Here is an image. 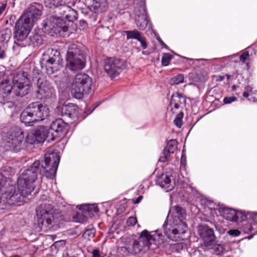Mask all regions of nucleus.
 <instances>
[{"label":"nucleus","instance_id":"1","mask_svg":"<svg viewBox=\"0 0 257 257\" xmlns=\"http://www.w3.org/2000/svg\"><path fill=\"white\" fill-rule=\"evenodd\" d=\"M59 161L60 157L56 153H47L41 162L35 161L18 177L17 192L14 182L0 173V191L10 204L24 202L25 198L31 194L36 187L38 173H42L47 178L53 179L56 174Z\"/></svg>","mask_w":257,"mask_h":257},{"label":"nucleus","instance_id":"2","mask_svg":"<svg viewBox=\"0 0 257 257\" xmlns=\"http://www.w3.org/2000/svg\"><path fill=\"white\" fill-rule=\"evenodd\" d=\"M30 73L24 70L16 72L12 80L6 77L0 81V103L5 104L22 97L31 91Z\"/></svg>","mask_w":257,"mask_h":257},{"label":"nucleus","instance_id":"3","mask_svg":"<svg viewBox=\"0 0 257 257\" xmlns=\"http://www.w3.org/2000/svg\"><path fill=\"white\" fill-rule=\"evenodd\" d=\"M186 216L185 211L182 207L175 206L171 208L166 220L162 225L165 241L168 238L173 241L184 239L187 225L184 222Z\"/></svg>","mask_w":257,"mask_h":257},{"label":"nucleus","instance_id":"4","mask_svg":"<svg viewBox=\"0 0 257 257\" xmlns=\"http://www.w3.org/2000/svg\"><path fill=\"white\" fill-rule=\"evenodd\" d=\"M176 173L172 170H170L165 173L157 177L156 184L166 192L172 190L177 185V188L180 189L179 193L182 195L188 202L192 203L199 197V194L184 181L179 182L176 181Z\"/></svg>","mask_w":257,"mask_h":257},{"label":"nucleus","instance_id":"5","mask_svg":"<svg viewBox=\"0 0 257 257\" xmlns=\"http://www.w3.org/2000/svg\"><path fill=\"white\" fill-rule=\"evenodd\" d=\"M55 12L60 16H50L43 22V29L45 32L50 33L52 31L56 33L65 32L67 30V27L64 18L69 22H73L77 18V12L65 4L57 8Z\"/></svg>","mask_w":257,"mask_h":257},{"label":"nucleus","instance_id":"6","mask_svg":"<svg viewBox=\"0 0 257 257\" xmlns=\"http://www.w3.org/2000/svg\"><path fill=\"white\" fill-rule=\"evenodd\" d=\"M49 115L46 105L39 102L30 103L21 113V121L27 126H32L35 122L42 121Z\"/></svg>","mask_w":257,"mask_h":257},{"label":"nucleus","instance_id":"7","mask_svg":"<svg viewBox=\"0 0 257 257\" xmlns=\"http://www.w3.org/2000/svg\"><path fill=\"white\" fill-rule=\"evenodd\" d=\"M83 46L79 43L70 44L66 56V67L72 71L82 70L86 61L83 55Z\"/></svg>","mask_w":257,"mask_h":257},{"label":"nucleus","instance_id":"8","mask_svg":"<svg viewBox=\"0 0 257 257\" xmlns=\"http://www.w3.org/2000/svg\"><path fill=\"white\" fill-rule=\"evenodd\" d=\"M200 201V204L204 208L206 215H209L214 218L219 214L226 220L233 221L235 215V210L226 207L223 205H220L206 197H202Z\"/></svg>","mask_w":257,"mask_h":257},{"label":"nucleus","instance_id":"9","mask_svg":"<svg viewBox=\"0 0 257 257\" xmlns=\"http://www.w3.org/2000/svg\"><path fill=\"white\" fill-rule=\"evenodd\" d=\"M63 59L57 49L49 48L43 54L40 63L48 75H52L62 67Z\"/></svg>","mask_w":257,"mask_h":257},{"label":"nucleus","instance_id":"10","mask_svg":"<svg viewBox=\"0 0 257 257\" xmlns=\"http://www.w3.org/2000/svg\"><path fill=\"white\" fill-rule=\"evenodd\" d=\"M92 86V79L90 76L85 73L77 74L72 81L71 93L73 97L81 99L90 92Z\"/></svg>","mask_w":257,"mask_h":257},{"label":"nucleus","instance_id":"11","mask_svg":"<svg viewBox=\"0 0 257 257\" xmlns=\"http://www.w3.org/2000/svg\"><path fill=\"white\" fill-rule=\"evenodd\" d=\"M53 206L43 203L36 209L38 225L41 230L46 231L52 227L54 219Z\"/></svg>","mask_w":257,"mask_h":257},{"label":"nucleus","instance_id":"12","mask_svg":"<svg viewBox=\"0 0 257 257\" xmlns=\"http://www.w3.org/2000/svg\"><path fill=\"white\" fill-rule=\"evenodd\" d=\"M137 240L143 249L145 247L149 248L153 243L156 245L161 244L165 241V238L161 230L157 229L150 232L144 230L141 232Z\"/></svg>","mask_w":257,"mask_h":257},{"label":"nucleus","instance_id":"13","mask_svg":"<svg viewBox=\"0 0 257 257\" xmlns=\"http://www.w3.org/2000/svg\"><path fill=\"white\" fill-rule=\"evenodd\" d=\"M6 137V145L12 151L18 152L25 147V136L19 129L8 132Z\"/></svg>","mask_w":257,"mask_h":257},{"label":"nucleus","instance_id":"14","mask_svg":"<svg viewBox=\"0 0 257 257\" xmlns=\"http://www.w3.org/2000/svg\"><path fill=\"white\" fill-rule=\"evenodd\" d=\"M36 96L37 99L47 101L55 97V91L54 87L44 79L39 78L37 83Z\"/></svg>","mask_w":257,"mask_h":257},{"label":"nucleus","instance_id":"15","mask_svg":"<svg viewBox=\"0 0 257 257\" xmlns=\"http://www.w3.org/2000/svg\"><path fill=\"white\" fill-rule=\"evenodd\" d=\"M41 7L38 4L30 6L18 20L30 26L33 27L34 23L40 19L42 12Z\"/></svg>","mask_w":257,"mask_h":257},{"label":"nucleus","instance_id":"16","mask_svg":"<svg viewBox=\"0 0 257 257\" xmlns=\"http://www.w3.org/2000/svg\"><path fill=\"white\" fill-rule=\"evenodd\" d=\"M32 27L25 24L22 22L21 20H18L15 26V35L14 36L15 45L24 47L26 45V43H24L25 40L27 41V38L31 31Z\"/></svg>","mask_w":257,"mask_h":257},{"label":"nucleus","instance_id":"17","mask_svg":"<svg viewBox=\"0 0 257 257\" xmlns=\"http://www.w3.org/2000/svg\"><path fill=\"white\" fill-rule=\"evenodd\" d=\"M198 233L203 241V248L210 249L216 240L214 230L207 225H200L198 227Z\"/></svg>","mask_w":257,"mask_h":257},{"label":"nucleus","instance_id":"18","mask_svg":"<svg viewBox=\"0 0 257 257\" xmlns=\"http://www.w3.org/2000/svg\"><path fill=\"white\" fill-rule=\"evenodd\" d=\"M124 61L116 58H109L105 61L104 68L110 77L117 76L126 67Z\"/></svg>","mask_w":257,"mask_h":257},{"label":"nucleus","instance_id":"19","mask_svg":"<svg viewBox=\"0 0 257 257\" xmlns=\"http://www.w3.org/2000/svg\"><path fill=\"white\" fill-rule=\"evenodd\" d=\"M122 241L124 245L121 247L120 250L125 255L136 254L142 250V246L133 237H124L122 238Z\"/></svg>","mask_w":257,"mask_h":257},{"label":"nucleus","instance_id":"20","mask_svg":"<svg viewBox=\"0 0 257 257\" xmlns=\"http://www.w3.org/2000/svg\"><path fill=\"white\" fill-rule=\"evenodd\" d=\"M134 14L135 16V22L137 27L140 30H144L149 24L145 6L142 3L139 8H135Z\"/></svg>","mask_w":257,"mask_h":257},{"label":"nucleus","instance_id":"21","mask_svg":"<svg viewBox=\"0 0 257 257\" xmlns=\"http://www.w3.org/2000/svg\"><path fill=\"white\" fill-rule=\"evenodd\" d=\"M66 126L67 124L61 118L54 120L49 128L46 129L48 141H54L56 138L59 137Z\"/></svg>","mask_w":257,"mask_h":257},{"label":"nucleus","instance_id":"22","mask_svg":"<svg viewBox=\"0 0 257 257\" xmlns=\"http://www.w3.org/2000/svg\"><path fill=\"white\" fill-rule=\"evenodd\" d=\"M46 139H47L46 128L43 126H40L28 133L25 141L30 144H33L42 143Z\"/></svg>","mask_w":257,"mask_h":257},{"label":"nucleus","instance_id":"23","mask_svg":"<svg viewBox=\"0 0 257 257\" xmlns=\"http://www.w3.org/2000/svg\"><path fill=\"white\" fill-rule=\"evenodd\" d=\"M58 114L66 117L74 118L78 115L77 106L73 103L59 104L56 108Z\"/></svg>","mask_w":257,"mask_h":257},{"label":"nucleus","instance_id":"24","mask_svg":"<svg viewBox=\"0 0 257 257\" xmlns=\"http://www.w3.org/2000/svg\"><path fill=\"white\" fill-rule=\"evenodd\" d=\"M186 103V100L185 97L181 94L176 92L172 94L171 95L169 106L173 113H174L176 110L179 109H182L185 107Z\"/></svg>","mask_w":257,"mask_h":257},{"label":"nucleus","instance_id":"25","mask_svg":"<svg viewBox=\"0 0 257 257\" xmlns=\"http://www.w3.org/2000/svg\"><path fill=\"white\" fill-rule=\"evenodd\" d=\"M177 142L175 140L169 141L159 158V161L163 163L168 161L171 155H173L177 150Z\"/></svg>","mask_w":257,"mask_h":257},{"label":"nucleus","instance_id":"26","mask_svg":"<svg viewBox=\"0 0 257 257\" xmlns=\"http://www.w3.org/2000/svg\"><path fill=\"white\" fill-rule=\"evenodd\" d=\"M77 208L81 210L84 215L82 222L85 221L87 217H92L99 211L96 204H83L77 205Z\"/></svg>","mask_w":257,"mask_h":257},{"label":"nucleus","instance_id":"27","mask_svg":"<svg viewBox=\"0 0 257 257\" xmlns=\"http://www.w3.org/2000/svg\"><path fill=\"white\" fill-rule=\"evenodd\" d=\"M106 6V0H93L90 9L94 13H101L105 10Z\"/></svg>","mask_w":257,"mask_h":257},{"label":"nucleus","instance_id":"28","mask_svg":"<svg viewBox=\"0 0 257 257\" xmlns=\"http://www.w3.org/2000/svg\"><path fill=\"white\" fill-rule=\"evenodd\" d=\"M210 249H212L214 254L221 255L225 253L226 249L225 244L222 242H218L215 241L212 247Z\"/></svg>","mask_w":257,"mask_h":257},{"label":"nucleus","instance_id":"29","mask_svg":"<svg viewBox=\"0 0 257 257\" xmlns=\"http://www.w3.org/2000/svg\"><path fill=\"white\" fill-rule=\"evenodd\" d=\"M29 45H32L34 47L38 46L42 44L43 39L40 35L33 33L29 36Z\"/></svg>","mask_w":257,"mask_h":257},{"label":"nucleus","instance_id":"30","mask_svg":"<svg viewBox=\"0 0 257 257\" xmlns=\"http://www.w3.org/2000/svg\"><path fill=\"white\" fill-rule=\"evenodd\" d=\"M249 213L246 214L244 211H236L235 210V215H234L233 222L239 223L245 221L247 218H249Z\"/></svg>","mask_w":257,"mask_h":257},{"label":"nucleus","instance_id":"31","mask_svg":"<svg viewBox=\"0 0 257 257\" xmlns=\"http://www.w3.org/2000/svg\"><path fill=\"white\" fill-rule=\"evenodd\" d=\"M11 37V33L9 30H3L0 33V44L8 46V42Z\"/></svg>","mask_w":257,"mask_h":257},{"label":"nucleus","instance_id":"32","mask_svg":"<svg viewBox=\"0 0 257 257\" xmlns=\"http://www.w3.org/2000/svg\"><path fill=\"white\" fill-rule=\"evenodd\" d=\"M64 4H65V2L64 0H44V4L46 7L50 8L54 7L56 8V10Z\"/></svg>","mask_w":257,"mask_h":257},{"label":"nucleus","instance_id":"33","mask_svg":"<svg viewBox=\"0 0 257 257\" xmlns=\"http://www.w3.org/2000/svg\"><path fill=\"white\" fill-rule=\"evenodd\" d=\"M125 33L126 35L127 40L130 39L138 40V39L142 35V34L138 30H135L133 31H126Z\"/></svg>","mask_w":257,"mask_h":257},{"label":"nucleus","instance_id":"34","mask_svg":"<svg viewBox=\"0 0 257 257\" xmlns=\"http://www.w3.org/2000/svg\"><path fill=\"white\" fill-rule=\"evenodd\" d=\"M184 76L183 74H179L174 76L169 81V84L171 85H177L184 82Z\"/></svg>","mask_w":257,"mask_h":257},{"label":"nucleus","instance_id":"35","mask_svg":"<svg viewBox=\"0 0 257 257\" xmlns=\"http://www.w3.org/2000/svg\"><path fill=\"white\" fill-rule=\"evenodd\" d=\"M183 113L182 112L177 114L174 119V124L179 128H180L182 125V117Z\"/></svg>","mask_w":257,"mask_h":257},{"label":"nucleus","instance_id":"36","mask_svg":"<svg viewBox=\"0 0 257 257\" xmlns=\"http://www.w3.org/2000/svg\"><path fill=\"white\" fill-rule=\"evenodd\" d=\"M95 233V229L93 228H91L86 229L83 233V236L85 238H87V239H90V238L94 236Z\"/></svg>","mask_w":257,"mask_h":257},{"label":"nucleus","instance_id":"37","mask_svg":"<svg viewBox=\"0 0 257 257\" xmlns=\"http://www.w3.org/2000/svg\"><path fill=\"white\" fill-rule=\"evenodd\" d=\"M172 58V57L170 54H169V53L164 54L162 57V61H161L162 65L164 66H168Z\"/></svg>","mask_w":257,"mask_h":257},{"label":"nucleus","instance_id":"38","mask_svg":"<svg viewBox=\"0 0 257 257\" xmlns=\"http://www.w3.org/2000/svg\"><path fill=\"white\" fill-rule=\"evenodd\" d=\"M8 46L0 44V59H4L7 57L6 51Z\"/></svg>","mask_w":257,"mask_h":257},{"label":"nucleus","instance_id":"39","mask_svg":"<svg viewBox=\"0 0 257 257\" xmlns=\"http://www.w3.org/2000/svg\"><path fill=\"white\" fill-rule=\"evenodd\" d=\"M138 41L139 42H140V44H141V47H142V48L143 49H147V47H148V44L146 42V38H145V37L143 36V35L142 34V35L138 39Z\"/></svg>","mask_w":257,"mask_h":257},{"label":"nucleus","instance_id":"40","mask_svg":"<svg viewBox=\"0 0 257 257\" xmlns=\"http://www.w3.org/2000/svg\"><path fill=\"white\" fill-rule=\"evenodd\" d=\"M2 191H0V208L4 209L3 206L6 203L10 205L8 202L6 197L3 196Z\"/></svg>","mask_w":257,"mask_h":257},{"label":"nucleus","instance_id":"41","mask_svg":"<svg viewBox=\"0 0 257 257\" xmlns=\"http://www.w3.org/2000/svg\"><path fill=\"white\" fill-rule=\"evenodd\" d=\"M227 233L233 237H236L239 236L241 232L237 229H230L227 231Z\"/></svg>","mask_w":257,"mask_h":257},{"label":"nucleus","instance_id":"42","mask_svg":"<svg viewBox=\"0 0 257 257\" xmlns=\"http://www.w3.org/2000/svg\"><path fill=\"white\" fill-rule=\"evenodd\" d=\"M236 100H237V98L235 96L225 97L223 99V102L224 104H230Z\"/></svg>","mask_w":257,"mask_h":257},{"label":"nucleus","instance_id":"43","mask_svg":"<svg viewBox=\"0 0 257 257\" xmlns=\"http://www.w3.org/2000/svg\"><path fill=\"white\" fill-rule=\"evenodd\" d=\"M249 218H250L253 224H257V213L256 212H249L248 214Z\"/></svg>","mask_w":257,"mask_h":257},{"label":"nucleus","instance_id":"44","mask_svg":"<svg viewBox=\"0 0 257 257\" xmlns=\"http://www.w3.org/2000/svg\"><path fill=\"white\" fill-rule=\"evenodd\" d=\"M249 55L248 52L245 51L239 56V60L241 62L244 63L249 58Z\"/></svg>","mask_w":257,"mask_h":257},{"label":"nucleus","instance_id":"45","mask_svg":"<svg viewBox=\"0 0 257 257\" xmlns=\"http://www.w3.org/2000/svg\"><path fill=\"white\" fill-rule=\"evenodd\" d=\"M137 218L135 217H130L126 220L128 226H133L137 223Z\"/></svg>","mask_w":257,"mask_h":257},{"label":"nucleus","instance_id":"46","mask_svg":"<svg viewBox=\"0 0 257 257\" xmlns=\"http://www.w3.org/2000/svg\"><path fill=\"white\" fill-rule=\"evenodd\" d=\"M186 245L184 243H179L175 245V248L177 251H180L181 250H183L186 248Z\"/></svg>","mask_w":257,"mask_h":257},{"label":"nucleus","instance_id":"47","mask_svg":"<svg viewBox=\"0 0 257 257\" xmlns=\"http://www.w3.org/2000/svg\"><path fill=\"white\" fill-rule=\"evenodd\" d=\"M145 0H136L135 2V8H139L141 5H142V4H143L144 6L145 5Z\"/></svg>","mask_w":257,"mask_h":257},{"label":"nucleus","instance_id":"48","mask_svg":"<svg viewBox=\"0 0 257 257\" xmlns=\"http://www.w3.org/2000/svg\"><path fill=\"white\" fill-rule=\"evenodd\" d=\"M186 164V157L185 155H182L181 159V167H185Z\"/></svg>","mask_w":257,"mask_h":257},{"label":"nucleus","instance_id":"49","mask_svg":"<svg viewBox=\"0 0 257 257\" xmlns=\"http://www.w3.org/2000/svg\"><path fill=\"white\" fill-rule=\"evenodd\" d=\"M93 257H101L98 249H94L92 251Z\"/></svg>","mask_w":257,"mask_h":257},{"label":"nucleus","instance_id":"50","mask_svg":"<svg viewBox=\"0 0 257 257\" xmlns=\"http://www.w3.org/2000/svg\"><path fill=\"white\" fill-rule=\"evenodd\" d=\"M6 8V4H2L0 7V16L2 15V14L4 12Z\"/></svg>","mask_w":257,"mask_h":257},{"label":"nucleus","instance_id":"51","mask_svg":"<svg viewBox=\"0 0 257 257\" xmlns=\"http://www.w3.org/2000/svg\"><path fill=\"white\" fill-rule=\"evenodd\" d=\"M126 205L125 204H122L120 205L119 208L118 209V211L120 210L121 212L125 210Z\"/></svg>","mask_w":257,"mask_h":257},{"label":"nucleus","instance_id":"52","mask_svg":"<svg viewBox=\"0 0 257 257\" xmlns=\"http://www.w3.org/2000/svg\"><path fill=\"white\" fill-rule=\"evenodd\" d=\"M159 43L166 49H168V46L163 42V41L160 38L157 39Z\"/></svg>","mask_w":257,"mask_h":257},{"label":"nucleus","instance_id":"53","mask_svg":"<svg viewBox=\"0 0 257 257\" xmlns=\"http://www.w3.org/2000/svg\"><path fill=\"white\" fill-rule=\"evenodd\" d=\"M247 225L248 226V228H245V231H246V232L252 231L253 229V227L252 225H250V224H248Z\"/></svg>","mask_w":257,"mask_h":257},{"label":"nucleus","instance_id":"54","mask_svg":"<svg viewBox=\"0 0 257 257\" xmlns=\"http://www.w3.org/2000/svg\"><path fill=\"white\" fill-rule=\"evenodd\" d=\"M94 109L95 107L93 108L92 109L88 108L85 111V112L87 113V114H89L94 110Z\"/></svg>","mask_w":257,"mask_h":257},{"label":"nucleus","instance_id":"55","mask_svg":"<svg viewBox=\"0 0 257 257\" xmlns=\"http://www.w3.org/2000/svg\"><path fill=\"white\" fill-rule=\"evenodd\" d=\"M245 91H247V92H252V88L249 86H246L245 88Z\"/></svg>","mask_w":257,"mask_h":257},{"label":"nucleus","instance_id":"56","mask_svg":"<svg viewBox=\"0 0 257 257\" xmlns=\"http://www.w3.org/2000/svg\"><path fill=\"white\" fill-rule=\"evenodd\" d=\"M143 198V197L142 196H139L136 200V201H135V204H137V203H140V202L141 201V200Z\"/></svg>","mask_w":257,"mask_h":257},{"label":"nucleus","instance_id":"57","mask_svg":"<svg viewBox=\"0 0 257 257\" xmlns=\"http://www.w3.org/2000/svg\"><path fill=\"white\" fill-rule=\"evenodd\" d=\"M243 96L244 97H248L249 96V93L247 91H244L243 93Z\"/></svg>","mask_w":257,"mask_h":257},{"label":"nucleus","instance_id":"58","mask_svg":"<svg viewBox=\"0 0 257 257\" xmlns=\"http://www.w3.org/2000/svg\"><path fill=\"white\" fill-rule=\"evenodd\" d=\"M7 169L11 170V174H12V173H14V171L12 170V169L10 167H8V168L6 167L5 169L4 170L5 172H6Z\"/></svg>","mask_w":257,"mask_h":257},{"label":"nucleus","instance_id":"59","mask_svg":"<svg viewBox=\"0 0 257 257\" xmlns=\"http://www.w3.org/2000/svg\"><path fill=\"white\" fill-rule=\"evenodd\" d=\"M218 230H219L220 233H221V234H223V233H224V230L223 229V230L222 229H221V230L219 229Z\"/></svg>","mask_w":257,"mask_h":257},{"label":"nucleus","instance_id":"60","mask_svg":"<svg viewBox=\"0 0 257 257\" xmlns=\"http://www.w3.org/2000/svg\"><path fill=\"white\" fill-rule=\"evenodd\" d=\"M232 89L233 90H235L236 89V86L235 85H233L232 86Z\"/></svg>","mask_w":257,"mask_h":257},{"label":"nucleus","instance_id":"61","mask_svg":"<svg viewBox=\"0 0 257 257\" xmlns=\"http://www.w3.org/2000/svg\"><path fill=\"white\" fill-rule=\"evenodd\" d=\"M224 79V76H220L219 80L222 81Z\"/></svg>","mask_w":257,"mask_h":257},{"label":"nucleus","instance_id":"62","mask_svg":"<svg viewBox=\"0 0 257 257\" xmlns=\"http://www.w3.org/2000/svg\"><path fill=\"white\" fill-rule=\"evenodd\" d=\"M142 54L144 55H148V53L147 52V51H143Z\"/></svg>","mask_w":257,"mask_h":257},{"label":"nucleus","instance_id":"63","mask_svg":"<svg viewBox=\"0 0 257 257\" xmlns=\"http://www.w3.org/2000/svg\"><path fill=\"white\" fill-rule=\"evenodd\" d=\"M11 257H20V256L19 255H15V256H11Z\"/></svg>","mask_w":257,"mask_h":257},{"label":"nucleus","instance_id":"64","mask_svg":"<svg viewBox=\"0 0 257 257\" xmlns=\"http://www.w3.org/2000/svg\"><path fill=\"white\" fill-rule=\"evenodd\" d=\"M252 237V236H250V237H248V238H249V239H251Z\"/></svg>","mask_w":257,"mask_h":257}]
</instances>
